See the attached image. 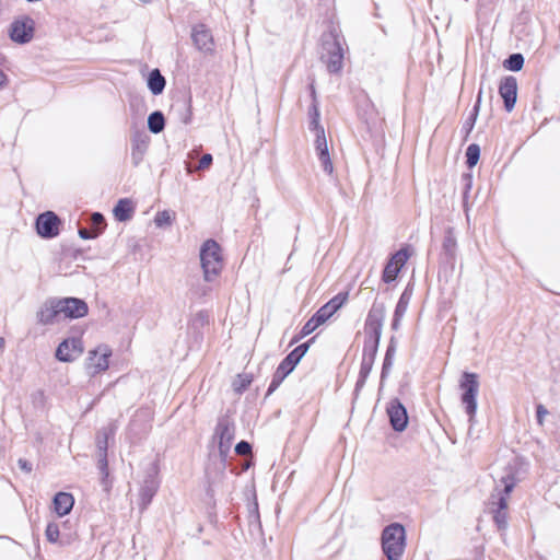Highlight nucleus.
Listing matches in <instances>:
<instances>
[{"mask_svg": "<svg viewBox=\"0 0 560 560\" xmlns=\"http://www.w3.org/2000/svg\"><path fill=\"white\" fill-rule=\"evenodd\" d=\"M524 65V58L521 54H514L505 60L504 66L512 71H518Z\"/></svg>", "mask_w": 560, "mask_h": 560, "instance_id": "obj_33", "label": "nucleus"}, {"mask_svg": "<svg viewBox=\"0 0 560 560\" xmlns=\"http://www.w3.org/2000/svg\"><path fill=\"white\" fill-rule=\"evenodd\" d=\"M83 352L82 341L79 338L66 339L59 343L56 358L61 362H71Z\"/></svg>", "mask_w": 560, "mask_h": 560, "instance_id": "obj_14", "label": "nucleus"}, {"mask_svg": "<svg viewBox=\"0 0 560 560\" xmlns=\"http://www.w3.org/2000/svg\"><path fill=\"white\" fill-rule=\"evenodd\" d=\"M133 213L132 202L125 198L119 199L114 208V215L119 222L128 221Z\"/></svg>", "mask_w": 560, "mask_h": 560, "instance_id": "obj_26", "label": "nucleus"}, {"mask_svg": "<svg viewBox=\"0 0 560 560\" xmlns=\"http://www.w3.org/2000/svg\"><path fill=\"white\" fill-rule=\"evenodd\" d=\"M308 91H310V96L312 100L311 104H319L318 100H317V93H316V89H315V80L314 79H311V82L308 84Z\"/></svg>", "mask_w": 560, "mask_h": 560, "instance_id": "obj_45", "label": "nucleus"}, {"mask_svg": "<svg viewBox=\"0 0 560 560\" xmlns=\"http://www.w3.org/2000/svg\"><path fill=\"white\" fill-rule=\"evenodd\" d=\"M60 299L47 300L37 312V320L43 325H51L62 315Z\"/></svg>", "mask_w": 560, "mask_h": 560, "instance_id": "obj_13", "label": "nucleus"}, {"mask_svg": "<svg viewBox=\"0 0 560 560\" xmlns=\"http://www.w3.org/2000/svg\"><path fill=\"white\" fill-rule=\"evenodd\" d=\"M200 262L203 278L211 282L218 277L223 267L221 247L214 240H207L200 248Z\"/></svg>", "mask_w": 560, "mask_h": 560, "instance_id": "obj_4", "label": "nucleus"}, {"mask_svg": "<svg viewBox=\"0 0 560 560\" xmlns=\"http://www.w3.org/2000/svg\"><path fill=\"white\" fill-rule=\"evenodd\" d=\"M374 4H375V10H376V11H378V9H380V8H378V4H377L376 2H375ZM375 15H376V16H381L378 12H375Z\"/></svg>", "mask_w": 560, "mask_h": 560, "instance_id": "obj_54", "label": "nucleus"}, {"mask_svg": "<svg viewBox=\"0 0 560 560\" xmlns=\"http://www.w3.org/2000/svg\"><path fill=\"white\" fill-rule=\"evenodd\" d=\"M92 224L94 226V231H98V234L105 226V219L102 213L94 212L91 218Z\"/></svg>", "mask_w": 560, "mask_h": 560, "instance_id": "obj_36", "label": "nucleus"}, {"mask_svg": "<svg viewBox=\"0 0 560 560\" xmlns=\"http://www.w3.org/2000/svg\"><path fill=\"white\" fill-rule=\"evenodd\" d=\"M35 31V22L33 19L25 16L15 20L10 25V38L18 44H26L32 40Z\"/></svg>", "mask_w": 560, "mask_h": 560, "instance_id": "obj_9", "label": "nucleus"}, {"mask_svg": "<svg viewBox=\"0 0 560 560\" xmlns=\"http://www.w3.org/2000/svg\"><path fill=\"white\" fill-rule=\"evenodd\" d=\"M149 137L143 131H137L131 138V163L139 166L148 150Z\"/></svg>", "mask_w": 560, "mask_h": 560, "instance_id": "obj_19", "label": "nucleus"}, {"mask_svg": "<svg viewBox=\"0 0 560 560\" xmlns=\"http://www.w3.org/2000/svg\"><path fill=\"white\" fill-rule=\"evenodd\" d=\"M307 116L310 119L308 128L311 131H317L319 129H324L320 125V113H319V104H311L308 107Z\"/></svg>", "mask_w": 560, "mask_h": 560, "instance_id": "obj_29", "label": "nucleus"}, {"mask_svg": "<svg viewBox=\"0 0 560 560\" xmlns=\"http://www.w3.org/2000/svg\"><path fill=\"white\" fill-rule=\"evenodd\" d=\"M253 378L248 374H238L233 382V388L237 393H243L250 385Z\"/></svg>", "mask_w": 560, "mask_h": 560, "instance_id": "obj_31", "label": "nucleus"}, {"mask_svg": "<svg viewBox=\"0 0 560 560\" xmlns=\"http://www.w3.org/2000/svg\"><path fill=\"white\" fill-rule=\"evenodd\" d=\"M387 416L392 428L396 432L406 430L409 418L406 408L399 400L395 399L390 402V408H387Z\"/></svg>", "mask_w": 560, "mask_h": 560, "instance_id": "obj_15", "label": "nucleus"}, {"mask_svg": "<svg viewBox=\"0 0 560 560\" xmlns=\"http://www.w3.org/2000/svg\"><path fill=\"white\" fill-rule=\"evenodd\" d=\"M110 350L104 348V351L98 354L97 350L91 351L89 357V365L93 369L92 374H97L108 369V358L110 357Z\"/></svg>", "mask_w": 560, "mask_h": 560, "instance_id": "obj_22", "label": "nucleus"}, {"mask_svg": "<svg viewBox=\"0 0 560 560\" xmlns=\"http://www.w3.org/2000/svg\"><path fill=\"white\" fill-rule=\"evenodd\" d=\"M159 489V480L154 472H149L140 488L139 499H140V508L144 510L151 503L153 497L155 495Z\"/></svg>", "mask_w": 560, "mask_h": 560, "instance_id": "obj_21", "label": "nucleus"}, {"mask_svg": "<svg viewBox=\"0 0 560 560\" xmlns=\"http://www.w3.org/2000/svg\"><path fill=\"white\" fill-rule=\"evenodd\" d=\"M395 348H396V339H395V337H392L390 338V345L387 348V352H386V355H387V366L389 365V359L392 357V353L395 351Z\"/></svg>", "mask_w": 560, "mask_h": 560, "instance_id": "obj_48", "label": "nucleus"}, {"mask_svg": "<svg viewBox=\"0 0 560 560\" xmlns=\"http://www.w3.org/2000/svg\"><path fill=\"white\" fill-rule=\"evenodd\" d=\"M5 80H7V77L5 74L3 73V71L0 69V89L3 86V84L5 83Z\"/></svg>", "mask_w": 560, "mask_h": 560, "instance_id": "obj_52", "label": "nucleus"}, {"mask_svg": "<svg viewBox=\"0 0 560 560\" xmlns=\"http://www.w3.org/2000/svg\"><path fill=\"white\" fill-rule=\"evenodd\" d=\"M60 303L65 318H81L89 312L86 302L78 298H63L60 299Z\"/></svg>", "mask_w": 560, "mask_h": 560, "instance_id": "obj_16", "label": "nucleus"}, {"mask_svg": "<svg viewBox=\"0 0 560 560\" xmlns=\"http://www.w3.org/2000/svg\"><path fill=\"white\" fill-rule=\"evenodd\" d=\"M165 84V78L159 69H154L149 73L148 88L153 95H160L164 91Z\"/></svg>", "mask_w": 560, "mask_h": 560, "instance_id": "obj_27", "label": "nucleus"}, {"mask_svg": "<svg viewBox=\"0 0 560 560\" xmlns=\"http://www.w3.org/2000/svg\"><path fill=\"white\" fill-rule=\"evenodd\" d=\"M209 291V288L207 287H202L200 290H197L195 292V294H197L198 296H205Z\"/></svg>", "mask_w": 560, "mask_h": 560, "instance_id": "obj_51", "label": "nucleus"}, {"mask_svg": "<svg viewBox=\"0 0 560 560\" xmlns=\"http://www.w3.org/2000/svg\"><path fill=\"white\" fill-rule=\"evenodd\" d=\"M459 387L463 390L462 404L469 417V422H472L477 411V396L479 393L478 375L476 373L465 372L459 382Z\"/></svg>", "mask_w": 560, "mask_h": 560, "instance_id": "obj_6", "label": "nucleus"}, {"mask_svg": "<svg viewBox=\"0 0 560 560\" xmlns=\"http://www.w3.org/2000/svg\"><path fill=\"white\" fill-rule=\"evenodd\" d=\"M480 101H481V91H480V92H479V94H478L477 103H476V105L474 106V110H472V114H471V117H470V121L468 122V125H469V130H471V129H472L474 124H475V121H476V119H477L478 112H479Z\"/></svg>", "mask_w": 560, "mask_h": 560, "instance_id": "obj_40", "label": "nucleus"}, {"mask_svg": "<svg viewBox=\"0 0 560 560\" xmlns=\"http://www.w3.org/2000/svg\"><path fill=\"white\" fill-rule=\"evenodd\" d=\"M381 387H380V392L382 390V387H383V383L385 381V360L383 361V364H382V370H381Z\"/></svg>", "mask_w": 560, "mask_h": 560, "instance_id": "obj_50", "label": "nucleus"}, {"mask_svg": "<svg viewBox=\"0 0 560 560\" xmlns=\"http://www.w3.org/2000/svg\"><path fill=\"white\" fill-rule=\"evenodd\" d=\"M212 155L207 153V154H203L201 156V159L199 160V164H198V168L199 170H206L208 168L211 164H212Z\"/></svg>", "mask_w": 560, "mask_h": 560, "instance_id": "obj_42", "label": "nucleus"}, {"mask_svg": "<svg viewBox=\"0 0 560 560\" xmlns=\"http://www.w3.org/2000/svg\"><path fill=\"white\" fill-rule=\"evenodd\" d=\"M45 536L47 538V540L51 544H67L68 541H63L62 539H60L61 537V534H60V528H59V525L57 523H48L47 527H46V530H45Z\"/></svg>", "mask_w": 560, "mask_h": 560, "instance_id": "obj_30", "label": "nucleus"}, {"mask_svg": "<svg viewBox=\"0 0 560 560\" xmlns=\"http://www.w3.org/2000/svg\"><path fill=\"white\" fill-rule=\"evenodd\" d=\"M380 544H381L382 551L385 555V527L381 532Z\"/></svg>", "mask_w": 560, "mask_h": 560, "instance_id": "obj_49", "label": "nucleus"}, {"mask_svg": "<svg viewBox=\"0 0 560 560\" xmlns=\"http://www.w3.org/2000/svg\"><path fill=\"white\" fill-rule=\"evenodd\" d=\"M300 362L296 358L289 353L278 365L276 372L272 375L271 382L267 389V396L271 395L284 381V378L294 370L296 364Z\"/></svg>", "mask_w": 560, "mask_h": 560, "instance_id": "obj_12", "label": "nucleus"}, {"mask_svg": "<svg viewBox=\"0 0 560 560\" xmlns=\"http://www.w3.org/2000/svg\"><path fill=\"white\" fill-rule=\"evenodd\" d=\"M316 328L317 327L314 325V323L308 319L301 329L302 337L312 334Z\"/></svg>", "mask_w": 560, "mask_h": 560, "instance_id": "obj_44", "label": "nucleus"}, {"mask_svg": "<svg viewBox=\"0 0 560 560\" xmlns=\"http://www.w3.org/2000/svg\"><path fill=\"white\" fill-rule=\"evenodd\" d=\"M18 465L25 472H31L32 471V464L28 460H26V459L20 458L18 460Z\"/></svg>", "mask_w": 560, "mask_h": 560, "instance_id": "obj_46", "label": "nucleus"}, {"mask_svg": "<svg viewBox=\"0 0 560 560\" xmlns=\"http://www.w3.org/2000/svg\"><path fill=\"white\" fill-rule=\"evenodd\" d=\"M413 250L410 246H405L395 253L387 262V282L395 280L400 269L407 262Z\"/></svg>", "mask_w": 560, "mask_h": 560, "instance_id": "obj_18", "label": "nucleus"}, {"mask_svg": "<svg viewBox=\"0 0 560 560\" xmlns=\"http://www.w3.org/2000/svg\"><path fill=\"white\" fill-rule=\"evenodd\" d=\"M74 504L72 494L68 492H58L55 494L52 500L54 511L59 515L63 516L70 513Z\"/></svg>", "mask_w": 560, "mask_h": 560, "instance_id": "obj_23", "label": "nucleus"}, {"mask_svg": "<svg viewBox=\"0 0 560 560\" xmlns=\"http://www.w3.org/2000/svg\"><path fill=\"white\" fill-rule=\"evenodd\" d=\"M480 155V149L477 144L472 143L468 145L466 150L467 165L472 167L477 164Z\"/></svg>", "mask_w": 560, "mask_h": 560, "instance_id": "obj_34", "label": "nucleus"}, {"mask_svg": "<svg viewBox=\"0 0 560 560\" xmlns=\"http://www.w3.org/2000/svg\"><path fill=\"white\" fill-rule=\"evenodd\" d=\"M3 345H4V341H3V339H2V338H0V348H2V347H3Z\"/></svg>", "mask_w": 560, "mask_h": 560, "instance_id": "obj_55", "label": "nucleus"}, {"mask_svg": "<svg viewBox=\"0 0 560 560\" xmlns=\"http://www.w3.org/2000/svg\"><path fill=\"white\" fill-rule=\"evenodd\" d=\"M97 235H98V231H94V230L91 231L85 228H81L79 230V236L83 240H92V238H95Z\"/></svg>", "mask_w": 560, "mask_h": 560, "instance_id": "obj_41", "label": "nucleus"}, {"mask_svg": "<svg viewBox=\"0 0 560 560\" xmlns=\"http://www.w3.org/2000/svg\"><path fill=\"white\" fill-rule=\"evenodd\" d=\"M314 132L316 136L315 150H316L317 156L322 163L323 170L326 173L331 174L334 167H332V163H331L329 152H328L327 140L325 137V129H319Z\"/></svg>", "mask_w": 560, "mask_h": 560, "instance_id": "obj_20", "label": "nucleus"}, {"mask_svg": "<svg viewBox=\"0 0 560 560\" xmlns=\"http://www.w3.org/2000/svg\"><path fill=\"white\" fill-rule=\"evenodd\" d=\"M500 96L503 98L508 112L514 108L517 97V81L514 77H506L500 82Z\"/></svg>", "mask_w": 560, "mask_h": 560, "instance_id": "obj_17", "label": "nucleus"}, {"mask_svg": "<svg viewBox=\"0 0 560 560\" xmlns=\"http://www.w3.org/2000/svg\"><path fill=\"white\" fill-rule=\"evenodd\" d=\"M347 300V293L342 294L339 293L336 296H334L331 300H329L326 304H324L319 310L318 313L327 320L329 319L346 302Z\"/></svg>", "mask_w": 560, "mask_h": 560, "instance_id": "obj_25", "label": "nucleus"}, {"mask_svg": "<svg viewBox=\"0 0 560 560\" xmlns=\"http://www.w3.org/2000/svg\"><path fill=\"white\" fill-rule=\"evenodd\" d=\"M61 221L52 211L40 213L35 222L36 231L43 238H54L59 234Z\"/></svg>", "mask_w": 560, "mask_h": 560, "instance_id": "obj_10", "label": "nucleus"}, {"mask_svg": "<svg viewBox=\"0 0 560 560\" xmlns=\"http://www.w3.org/2000/svg\"><path fill=\"white\" fill-rule=\"evenodd\" d=\"M307 350H308V343L305 342V343H302V345L298 346L290 353L292 354V357H294V358H296L298 360L301 361V359L305 355Z\"/></svg>", "mask_w": 560, "mask_h": 560, "instance_id": "obj_39", "label": "nucleus"}, {"mask_svg": "<svg viewBox=\"0 0 560 560\" xmlns=\"http://www.w3.org/2000/svg\"><path fill=\"white\" fill-rule=\"evenodd\" d=\"M385 318L384 310L382 304L375 303L369 312L368 318L364 325V346L362 358L374 361L380 339L382 336L383 320Z\"/></svg>", "mask_w": 560, "mask_h": 560, "instance_id": "obj_2", "label": "nucleus"}, {"mask_svg": "<svg viewBox=\"0 0 560 560\" xmlns=\"http://www.w3.org/2000/svg\"><path fill=\"white\" fill-rule=\"evenodd\" d=\"M316 327H319L326 319L318 313V311L310 318Z\"/></svg>", "mask_w": 560, "mask_h": 560, "instance_id": "obj_47", "label": "nucleus"}, {"mask_svg": "<svg viewBox=\"0 0 560 560\" xmlns=\"http://www.w3.org/2000/svg\"><path fill=\"white\" fill-rule=\"evenodd\" d=\"M191 39L195 47L203 54H212L214 42L211 31L202 23L196 24L191 30Z\"/></svg>", "mask_w": 560, "mask_h": 560, "instance_id": "obj_11", "label": "nucleus"}, {"mask_svg": "<svg viewBox=\"0 0 560 560\" xmlns=\"http://www.w3.org/2000/svg\"><path fill=\"white\" fill-rule=\"evenodd\" d=\"M173 218L170 211L164 210L156 213L154 223L158 228H164L172 224Z\"/></svg>", "mask_w": 560, "mask_h": 560, "instance_id": "obj_35", "label": "nucleus"}, {"mask_svg": "<svg viewBox=\"0 0 560 560\" xmlns=\"http://www.w3.org/2000/svg\"><path fill=\"white\" fill-rule=\"evenodd\" d=\"M374 361L362 358L361 369H360V378L363 381L368 374L371 372Z\"/></svg>", "mask_w": 560, "mask_h": 560, "instance_id": "obj_37", "label": "nucleus"}, {"mask_svg": "<svg viewBox=\"0 0 560 560\" xmlns=\"http://www.w3.org/2000/svg\"><path fill=\"white\" fill-rule=\"evenodd\" d=\"M252 445L246 441H241L235 445V453L242 456L250 454Z\"/></svg>", "mask_w": 560, "mask_h": 560, "instance_id": "obj_38", "label": "nucleus"}, {"mask_svg": "<svg viewBox=\"0 0 560 560\" xmlns=\"http://www.w3.org/2000/svg\"><path fill=\"white\" fill-rule=\"evenodd\" d=\"M117 427L115 423H109L107 427L102 428L96 433V448H97V457H98V469L102 476V485L105 490H108V460H107V448L108 441L113 439L116 433Z\"/></svg>", "mask_w": 560, "mask_h": 560, "instance_id": "obj_5", "label": "nucleus"}, {"mask_svg": "<svg viewBox=\"0 0 560 560\" xmlns=\"http://www.w3.org/2000/svg\"><path fill=\"white\" fill-rule=\"evenodd\" d=\"M548 415V410L542 405H538L536 408V416L538 424L542 425L545 417Z\"/></svg>", "mask_w": 560, "mask_h": 560, "instance_id": "obj_43", "label": "nucleus"}, {"mask_svg": "<svg viewBox=\"0 0 560 560\" xmlns=\"http://www.w3.org/2000/svg\"><path fill=\"white\" fill-rule=\"evenodd\" d=\"M503 490L495 489L489 501V510L493 514V520L500 529H504L508 525V499L515 486L513 476L503 477Z\"/></svg>", "mask_w": 560, "mask_h": 560, "instance_id": "obj_3", "label": "nucleus"}, {"mask_svg": "<svg viewBox=\"0 0 560 560\" xmlns=\"http://www.w3.org/2000/svg\"><path fill=\"white\" fill-rule=\"evenodd\" d=\"M343 44V37L335 26H331L322 36L323 52L320 59L326 65L329 73H339L342 70L345 58Z\"/></svg>", "mask_w": 560, "mask_h": 560, "instance_id": "obj_1", "label": "nucleus"}, {"mask_svg": "<svg viewBox=\"0 0 560 560\" xmlns=\"http://www.w3.org/2000/svg\"><path fill=\"white\" fill-rule=\"evenodd\" d=\"M165 118L162 112L155 110L148 117V128L152 133H160L164 130Z\"/></svg>", "mask_w": 560, "mask_h": 560, "instance_id": "obj_28", "label": "nucleus"}, {"mask_svg": "<svg viewBox=\"0 0 560 560\" xmlns=\"http://www.w3.org/2000/svg\"><path fill=\"white\" fill-rule=\"evenodd\" d=\"M406 529L401 524L387 525V560H400L406 549Z\"/></svg>", "mask_w": 560, "mask_h": 560, "instance_id": "obj_8", "label": "nucleus"}, {"mask_svg": "<svg viewBox=\"0 0 560 560\" xmlns=\"http://www.w3.org/2000/svg\"><path fill=\"white\" fill-rule=\"evenodd\" d=\"M175 110L180 112V119L184 124H189L191 121V108L190 104L187 102L177 103L174 107Z\"/></svg>", "mask_w": 560, "mask_h": 560, "instance_id": "obj_32", "label": "nucleus"}, {"mask_svg": "<svg viewBox=\"0 0 560 560\" xmlns=\"http://www.w3.org/2000/svg\"><path fill=\"white\" fill-rule=\"evenodd\" d=\"M235 436V424L229 416H221L218 419L213 439L218 440V447L221 457H225L232 446Z\"/></svg>", "mask_w": 560, "mask_h": 560, "instance_id": "obj_7", "label": "nucleus"}, {"mask_svg": "<svg viewBox=\"0 0 560 560\" xmlns=\"http://www.w3.org/2000/svg\"><path fill=\"white\" fill-rule=\"evenodd\" d=\"M381 281H385V266H383L380 275Z\"/></svg>", "mask_w": 560, "mask_h": 560, "instance_id": "obj_53", "label": "nucleus"}, {"mask_svg": "<svg viewBox=\"0 0 560 560\" xmlns=\"http://www.w3.org/2000/svg\"><path fill=\"white\" fill-rule=\"evenodd\" d=\"M411 299V290L407 288L402 294L400 295V299L396 305L395 312H394V318L392 323V329L398 330L400 327V319L405 315L409 301Z\"/></svg>", "mask_w": 560, "mask_h": 560, "instance_id": "obj_24", "label": "nucleus"}]
</instances>
